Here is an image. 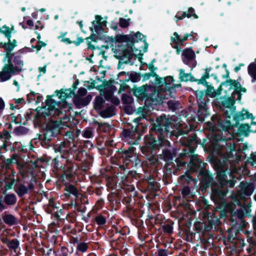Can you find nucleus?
Masks as SVG:
<instances>
[{
  "label": "nucleus",
  "mask_w": 256,
  "mask_h": 256,
  "mask_svg": "<svg viewBox=\"0 0 256 256\" xmlns=\"http://www.w3.org/2000/svg\"><path fill=\"white\" fill-rule=\"evenodd\" d=\"M181 126L176 123V118L162 114L151 124L149 134L144 136V146L142 147V154L154 153L162 146H170L168 137L178 136L176 130Z\"/></svg>",
  "instance_id": "nucleus-1"
},
{
  "label": "nucleus",
  "mask_w": 256,
  "mask_h": 256,
  "mask_svg": "<svg viewBox=\"0 0 256 256\" xmlns=\"http://www.w3.org/2000/svg\"><path fill=\"white\" fill-rule=\"evenodd\" d=\"M77 88L76 84L73 83L70 88L56 90L52 94L48 95L44 107L45 112H42L44 116L60 117L63 114L62 110L65 112L72 110L73 104L66 100L74 96Z\"/></svg>",
  "instance_id": "nucleus-2"
},
{
  "label": "nucleus",
  "mask_w": 256,
  "mask_h": 256,
  "mask_svg": "<svg viewBox=\"0 0 256 256\" xmlns=\"http://www.w3.org/2000/svg\"><path fill=\"white\" fill-rule=\"evenodd\" d=\"M207 152L216 154L222 156L225 153L228 159L236 158V160L240 161L242 156L237 154L236 144L224 137L221 134H213L208 138H204L200 144Z\"/></svg>",
  "instance_id": "nucleus-3"
},
{
  "label": "nucleus",
  "mask_w": 256,
  "mask_h": 256,
  "mask_svg": "<svg viewBox=\"0 0 256 256\" xmlns=\"http://www.w3.org/2000/svg\"><path fill=\"white\" fill-rule=\"evenodd\" d=\"M232 115H233L232 121L234 122L233 124L231 123L230 119L226 118L224 120L216 114L211 117L210 120L206 122V127L210 131L218 132L216 134L220 133L222 135H223L222 132H229V130L231 129H233L234 127H238L240 125V121L245 119L242 110L240 112H234Z\"/></svg>",
  "instance_id": "nucleus-4"
},
{
  "label": "nucleus",
  "mask_w": 256,
  "mask_h": 256,
  "mask_svg": "<svg viewBox=\"0 0 256 256\" xmlns=\"http://www.w3.org/2000/svg\"><path fill=\"white\" fill-rule=\"evenodd\" d=\"M198 92V96L199 97V101L198 102V108L197 110L192 108L188 112H186L185 118L188 122H203L206 118L210 114L209 109L206 108L205 101L202 98L204 96L202 92Z\"/></svg>",
  "instance_id": "nucleus-5"
},
{
  "label": "nucleus",
  "mask_w": 256,
  "mask_h": 256,
  "mask_svg": "<svg viewBox=\"0 0 256 256\" xmlns=\"http://www.w3.org/2000/svg\"><path fill=\"white\" fill-rule=\"evenodd\" d=\"M66 162L62 166L58 158L56 157L52 160L51 164L56 170H62L63 172L60 176V179L62 182L65 180L72 182L74 179L76 174L74 163L68 160H67Z\"/></svg>",
  "instance_id": "nucleus-6"
},
{
  "label": "nucleus",
  "mask_w": 256,
  "mask_h": 256,
  "mask_svg": "<svg viewBox=\"0 0 256 256\" xmlns=\"http://www.w3.org/2000/svg\"><path fill=\"white\" fill-rule=\"evenodd\" d=\"M210 198L215 204L221 205L226 204V197L228 192L226 184L222 182H217L212 187Z\"/></svg>",
  "instance_id": "nucleus-7"
},
{
  "label": "nucleus",
  "mask_w": 256,
  "mask_h": 256,
  "mask_svg": "<svg viewBox=\"0 0 256 256\" xmlns=\"http://www.w3.org/2000/svg\"><path fill=\"white\" fill-rule=\"evenodd\" d=\"M214 103L216 107L221 108L222 107L229 108L230 110H226L224 112V115L226 118H231L232 114L236 112V107L234 106L236 103L235 96L232 95L230 96L226 97V96H220L218 98H216L214 100Z\"/></svg>",
  "instance_id": "nucleus-8"
},
{
  "label": "nucleus",
  "mask_w": 256,
  "mask_h": 256,
  "mask_svg": "<svg viewBox=\"0 0 256 256\" xmlns=\"http://www.w3.org/2000/svg\"><path fill=\"white\" fill-rule=\"evenodd\" d=\"M127 128H123L120 133V136L123 140H132L130 142L132 144H137L138 141L141 139L143 133L138 129V127L134 126L132 124L127 122Z\"/></svg>",
  "instance_id": "nucleus-9"
},
{
  "label": "nucleus",
  "mask_w": 256,
  "mask_h": 256,
  "mask_svg": "<svg viewBox=\"0 0 256 256\" xmlns=\"http://www.w3.org/2000/svg\"><path fill=\"white\" fill-rule=\"evenodd\" d=\"M150 86L148 84H145L140 86H137L136 84H134L133 88L130 90L132 92L134 96L137 98L138 101H146L150 100L152 102L150 104H152L154 102H156L154 104H157L158 103H160L161 100H158L156 99V100L152 98V96H150L148 93V89L150 88Z\"/></svg>",
  "instance_id": "nucleus-10"
},
{
  "label": "nucleus",
  "mask_w": 256,
  "mask_h": 256,
  "mask_svg": "<svg viewBox=\"0 0 256 256\" xmlns=\"http://www.w3.org/2000/svg\"><path fill=\"white\" fill-rule=\"evenodd\" d=\"M12 56H8L4 55L3 61L7 60L8 63L6 64L0 72V80L2 82H6L10 78L12 75L15 74L18 72V68L14 67V64L12 62Z\"/></svg>",
  "instance_id": "nucleus-11"
},
{
  "label": "nucleus",
  "mask_w": 256,
  "mask_h": 256,
  "mask_svg": "<svg viewBox=\"0 0 256 256\" xmlns=\"http://www.w3.org/2000/svg\"><path fill=\"white\" fill-rule=\"evenodd\" d=\"M144 34L140 32H137L134 34H129V36H132V40H130V42L126 44H125L118 45V50L120 51L123 54H125L126 57H130L132 56V50H130L128 48H132V46H134L136 42H138L139 41L142 42L144 39L143 38Z\"/></svg>",
  "instance_id": "nucleus-12"
},
{
  "label": "nucleus",
  "mask_w": 256,
  "mask_h": 256,
  "mask_svg": "<svg viewBox=\"0 0 256 256\" xmlns=\"http://www.w3.org/2000/svg\"><path fill=\"white\" fill-rule=\"evenodd\" d=\"M176 156V148L172 147L170 148H166L163 149L162 154L159 155V158L165 162L166 167L173 166L175 165L174 162L176 161L177 162L178 158Z\"/></svg>",
  "instance_id": "nucleus-13"
},
{
  "label": "nucleus",
  "mask_w": 256,
  "mask_h": 256,
  "mask_svg": "<svg viewBox=\"0 0 256 256\" xmlns=\"http://www.w3.org/2000/svg\"><path fill=\"white\" fill-rule=\"evenodd\" d=\"M60 122L55 120L48 122L46 128L42 131L44 138L51 139L52 137H56L60 133Z\"/></svg>",
  "instance_id": "nucleus-14"
},
{
  "label": "nucleus",
  "mask_w": 256,
  "mask_h": 256,
  "mask_svg": "<svg viewBox=\"0 0 256 256\" xmlns=\"http://www.w3.org/2000/svg\"><path fill=\"white\" fill-rule=\"evenodd\" d=\"M182 144L184 146V154H192L195 152L198 145L199 144V141L196 134H193L184 138L182 142Z\"/></svg>",
  "instance_id": "nucleus-15"
},
{
  "label": "nucleus",
  "mask_w": 256,
  "mask_h": 256,
  "mask_svg": "<svg viewBox=\"0 0 256 256\" xmlns=\"http://www.w3.org/2000/svg\"><path fill=\"white\" fill-rule=\"evenodd\" d=\"M198 177L200 180V186L204 190L211 188L214 184L217 183L214 180L212 174L206 168L200 172L198 174Z\"/></svg>",
  "instance_id": "nucleus-16"
},
{
  "label": "nucleus",
  "mask_w": 256,
  "mask_h": 256,
  "mask_svg": "<svg viewBox=\"0 0 256 256\" xmlns=\"http://www.w3.org/2000/svg\"><path fill=\"white\" fill-rule=\"evenodd\" d=\"M164 78L166 82L164 84L162 91L170 98H174L176 92V88H182V84H173L175 80L172 76H166L164 77Z\"/></svg>",
  "instance_id": "nucleus-17"
},
{
  "label": "nucleus",
  "mask_w": 256,
  "mask_h": 256,
  "mask_svg": "<svg viewBox=\"0 0 256 256\" xmlns=\"http://www.w3.org/2000/svg\"><path fill=\"white\" fill-rule=\"evenodd\" d=\"M236 128H238L236 131L234 130V128L232 129V134H231L230 132H228L230 135L229 137L224 136V137L228 139V142L231 141V140L235 136L238 137H240L242 136L247 137L249 136L250 133L252 132L251 126L248 123L240 124V125ZM226 133L227 134V132Z\"/></svg>",
  "instance_id": "nucleus-18"
},
{
  "label": "nucleus",
  "mask_w": 256,
  "mask_h": 256,
  "mask_svg": "<svg viewBox=\"0 0 256 256\" xmlns=\"http://www.w3.org/2000/svg\"><path fill=\"white\" fill-rule=\"evenodd\" d=\"M209 161L213 164L217 165V166L220 170L217 172L216 176V180L218 182H222L226 184L227 175L226 170L222 169V164L220 160L216 156H209Z\"/></svg>",
  "instance_id": "nucleus-19"
},
{
  "label": "nucleus",
  "mask_w": 256,
  "mask_h": 256,
  "mask_svg": "<svg viewBox=\"0 0 256 256\" xmlns=\"http://www.w3.org/2000/svg\"><path fill=\"white\" fill-rule=\"evenodd\" d=\"M208 164L204 162L196 157L190 158L188 164V172L191 173L197 172L198 174L206 168Z\"/></svg>",
  "instance_id": "nucleus-20"
},
{
  "label": "nucleus",
  "mask_w": 256,
  "mask_h": 256,
  "mask_svg": "<svg viewBox=\"0 0 256 256\" xmlns=\"http://www.w3.org/2000/svg\"><path fill=\"white\" fill-rule=\"evenodd\" d=\"M90 30L91 32V34L84 39L86 40V42L88 45V48L92 50H94L96 49H98V50H100V46H95L92 44V42H97L99 40H105L106 35L98 34H94L92 26L90 27Z\"/></svg>",
  "instance_id": "nucleus-21"
},
{
  "label": "nucleus",
  "mask_w": 256,
  "mask_h": 256,
  "mask_svg": "<svg viewBox=\"0 0 256 256\" xmlns=\"http://www.w3.org/2000/svg\"><path fill=\"white\" fill-rule=\"evenodd\" d=\"M206 87V89L204 91V90H197L195 92L194 94L197 100V102H198L199 101V97L198 96V92H202L203 93V97L202 98L204 100L206 105V108H208V102H209V99L208 98V96H210V98H215L216 96H218L220 95V94H218L217 93V90H215L214 87L212 86L211 84H209L208 83V86H205Z\"/></svg>",
  "instance_id": "nucleus-22"
},
{
  "label": "nucleus",
  "mask_w": 256,
  "mask_h": 256,
  "mask_svg": "<svg viewBox=\"0 0 256 256\" xmlns=\"http://www.w3.org/2000/svg\"><path fill=\"white\" fill-rule=\"evenodd\" d=\"M72 102L73 106H74L77 109H81L82 108L88 106L92 100V96L90 94H88L85 97L79 96H73Z\"/></svg>",
  "instance_id": "nucleus-23"
},
{
  "label": "nucleus",
  "mask_w": 256,
  "mask_h": 256,
  "mask_svg": "<svg viewBox=\"0 0 256 256\" xmlns=\"http://www.w3.org/2000/svg\"><path fill=\"white\" fill-rule=\"evenodd\" d=\"M122 76H126L124 80H122L124 82H130L135 83L140 80L142 74L140 72H136L133 70L130 72H121L117 74L118 78H121Z\"/></svg>",
  "instance_id": "nucleus-24"
},
{
  "label": "nucleus",
  "mask_w": 256,
  "mask_h": 256,
  "mask_svg": "<svg viewBox=\"0 0 256 256\" xmlns=\"http://www.w3.org/2000/svg\"><path fill=\"white\" fill-rule=\"evenodd\" d=\"M256 186L254 182H242L240 183L241 194L248 196L253 192Z\"/></svg>",
  "instance_id": "nucleus-25"
},
{
  "label": "nucleus",
  "mask_w": 256,
  "mask_h": 256,
  "mask_svg": "<svg viewBox=\"0 0 256 256\" xmlns=\"http://www.w3.org/2000/svg\"><path fill=\"white\" fill-rule=\"evenodd\" d=\"M11 38H7L8 42H4L2 45V48L6 51V53L4 54L8 56H14V52H12V51L17 46L16 40L14 39L12 40H11Z\"/></svg>",
  "instance_id": "nucleus-26"
},
{
  "label": "nucleus",
  "mask_w": 256,
  "mask_h": 256,
  "mask_svg": "<svg viewBox=\"0 0 256 256\" xmlns=\"http://www.w3.org/2000/svg\"><path fill=\"white\" fill-rule=\"evenodd\" d=\"M182 61L184 64H188L190 62L196 58V54L192 47L186 48L182 50Z\"/></svg>",
  "instance_id": "nucleus-27"
},
{
  "label": "nucleus",
  "mask_w": 256,
  "mask_h": 256,
  "mask_svg": "<svg viewBox=\"0 0 256 256\" xmlns=\"http://www.w3.org/2000/svg\"><path fill=\"white\" fill-rule=\"evenodd\" d=\"M214 216V220L211 217V219L208 220L209 223L212 226L218 225L220 223V218H223L227 216V212L224 210H220V211H216L212 214Z\"/></svg>",
  "instance_id": "nucleus-28"
},
{
  "label": "nucleus",
  "mask_w": 256,
  "mask_h": 256,
  "mask_svg": "<svg viewBox=\"0 0 256 256\" xmlns=\"http://www.w3.org/2000/svg\"><path fill=\"white\" fill-rule=\"evenodd\" d=\"M130 49V50H132V56L126 57L125 54H123L122 52L118 50V46L114 51L115 58L119 60H124V58H126V60H124V62L126 64H128L130 60L132 58L133 56L134 55V52L138 50V48L134 47V46H132V48H128V50H129Z\"/></svg>",
  "instance_id": "nucleus-29"
},
{
  "label": "nucleus",
  "mask_w": 256,
  "mask_h": 256,
  "mask_svg": "<svg viewBox=\"0 0 256 256\" xmlns=\"http://www.w3.org/2000/svg\"><path fill=\"white\" fill-rule=\"evenodd\" d=\"M194 10L193 8L190 7L188 8V10L186 12H182V14H181V16L179 15V14L180 13V12H178L177 14L174 16V20L176 22L178 23V21L179 20H183L184 18L187 17L188 18H190L192 16H194V18H198V16L195 14L194 12Z\"/></svg>",
  "instance_id": "nucleus-30"
},
{
  "label": "nucleus",
  "mask_w": 256,
  "mask_h": 256,
  "mask_svg": "<svg viewBox=\"0 0 256 256\" xmlns=\"http://www.w3.org/2000/svg\"><path fill=\"white\" fill-rule=\"evenodd\" d=\"M122 196L118 192H112L108 196L109 202L114 205L115 208H118L121 205Z\"/></svg>",
  "instance_id": "nucleus-31"
},
{
  "label": "nucleus",
  "mask_w": 256,
  "mask_h": 256,
  "mask_svg": "<svg viewBox=\"0 0 256 256\" xmlns=\"http://www.w3.org/2000/svg\"><path fill=\"white\" fill-rule=\"evenodd\" d=\"M115 110L116 108L114 106H110L104 110H100L99 114L103 118H111L115 115Z\"/></svg>",
  "instance_id": "nucleus-32"
},
{
  "label": "nucleus",
  "mask_w": 256,
  "mask_h": 256,
  "mask_svg": "<svg viewBox=\"0 0 256 256\" xmlns=\"http://www.w3.org/2000/svg\"><path fill=\"white\" fill-rule=\"evenodd\" d=\"M236 82V80H235L229 78L226 80L224 82H222L217 89V93L218 94H222V90H223V86L225 87H228V86H230V88H228L229 90H230L231 89H234V87L235 85Z\"/></svg>",
  "instance_id": "nucleus-33"
},
{
  "label": "nucleus",
  "mask_w": 256,
  "mask_h": 256,
  "mask_svg": "<svg viewBox=\"0 0 256 256\" xmlns=\"http://www.w3.org/2000/svg\"><path fill=\"white\" fill-rule=\"evenodd\" d=\"M12 62L14 64V67L18 68V73H20L22 71V68L24 66V61L22 59V56L20 55H15L14 53L12 56Z\"/></svg>",
  "instance_id": "nucleus-34"
},
{
  "label": "nucleus",
  "mask_w": 256,
  "mask_h": 256,
  "mask_svg": "<svg viewBox=\"0 0 256 256\" xmlns=\"http://www.w3.org/2000/svg\"><path fill=\"white\" fill-rule=\"evenodd\" d=\"M16 201L17 198L14 194H7L4 195V202L8 206H14Z\"/></svg>",
  "instance_id": "nucleus-35"
},
{
  "label": "nucleus",
  "mask_w": 256,
  "mask_h": 256,
  "mask_svg": "<svg viewBox=\"0 0 256 256\" xmlns=\"http://www.w3.org/2000/svg\"><path fill=\"white\" fill-rule=\"evenodd\" d=\"M146 190L148 191L154 192L157 190L156 188V182L152 176L148 177L146 182Z\"/></svg>",
  "instance_id": "nucleus-36"
},
{
  "label": "nucleus",
  "mask_w": 256,
  "mask_h": 256,
  "mask_svg": "<svg viewBox=\"0 0 256 256\" xmlns=\"http://www.w3.org/2000/svg\"><path fill=\"white\" fill-rule=\"evenodd\" d=\"M105 103V100L103 98L102 96H96L94 102V108L96 111H99L102 110L104 107V104Z\"/></svg>",
  "instance_id": "nucleus-37"
},
{
  "label": "nucleus",
  "mask_w": 256,
  "mask_h": 256,
  "mask_svg": "<svg viewBox=\"0 0 256 256\" xmlns=\"http://www.w3.org/2000/svg\"><path fill=\"white\" fill-rule=\"evenodd\" d=\"M4 222L9 226L17 224L16 218L12 214H5L2 217Z\"/></svg>",
  "instance_id": "nucleus-38"
},
{
  "label": "nucleus",
  "mask_w": 256,
  "mask_h": 256,
  "mask_svg": "<svg viewBox=\"0 0 256 256\" xmlns=\"http://www.w3.org/2000/svg\"><path fill=\"white\" fill-rule=\"evenodd\" d=\"M65 190L66 192L64 194L66 196L69 197L70 194L74 195L77 198L78 195V192L77 188L74 185L70 184L65 187Z\"/></svg>",
  "instance_id": "nucleus-39"
},
{
  "label": "nucleus",
  "mask_w": 256,
  "mask_h": 256,
  "mask_svg": "<svg viewBox=\"0 0 256 256\" xmlns=\"http://www.w3.org/2000/svg\"><path fill=\"white\" fill-rule=\"evenodd\" d=\"M144 118L143 117L139 116L136 118H134L132 120V122L135 123L136 125L134 126L138 127V129L140 130L141 132H142V133H144L146 131V126H147L146 125V124H144L141 121L144 120Z\"/></svg>",
  "instance_id": "nucleus-40"
},
{
  "label": "nucleus",
  "mask_w": 256,
  "mask_h": 256,
  "mask_svg": "<svg viewBox=\"0 0 256 256\" xmlns=\"http://www.w3.org/2000/svg\"><path fill=\"white\" fill-rule=\"evenodd\" d=\"M154 152V153H144V154L146 155V159L150 164L156 166L158 165V160L157 156L155 154L156 152Z\"/></svg>",
  "instance_id": "nucleus-41"
},
{
  "label": "nucleus",
  "mask_w": 256,
  "mask_h": 256,
  "mask_svg": "<svg viewBox=\"0 0 256 256\" xmlns=\"http://www.w3.org/2000/svg\"><path fill=\"white\" fill-rule=\"evenodd\" d=\"M131 90L126 93L124 94L122 96V104H130L134 102V98L132 96Z\"/></svg>",
  "instance_id": "nucleus-42"
},
{
  "label": "nucleus",
  "mask_w": 256,
  "mask_h": 256,
  "mask_svg": "<svg viewBox=\"0 0 256 256\" xmlns=\"http://www.w3.org/2000/svg\"><path fill=\"white\" fill-rule=\"evenodd\" d=\"M15 192L20 198H22L24 194L28 193V188L24 184H20L14 189Z\"/></svg>",
  "instance_id": "nucleus-43"
},
{
  "label": "nucleus",
  "mask_w": 256,
  "mask_h": 256,
  "mask_svg": "<svg viewBox=\"0 0 256 256\" xmlns=\"http://www.w3.org/2000/svg\"><path fill=\"white\" fill-rule=\"evenodd\" d=\"M84 39L82 37L78 36L76 40H71L69 38H62L60 42H64L66 44H74L76 46H79L80 44L84 42Z\"/></svg>",
  "instance_id": "nucleus-44"
},
{
  "label": "nucleus",
  "mask_w": 256,
  "mask_h": 256,
  "mask_svg": "<svg viewBox=\"0 0 256 256\" xmlns=\"http://www.w3.org/2000/svg\"><path fill=\"white\" fill-rule=\"evenodd\" d=\"M132 36H129V34H118L115 36V41L116 42H126L128 44L132 40Z\"/></svg>",
  "instance_id": "nucleus-45"
},
{
  "label": "nucleus",
  "mask_w": 256,
  "mask_h": 256,
  "mask_svg": "<svg viewBox=\"0 0 256 256\" xmlns=\"http://www.w3.org/2000/svg\"><path fill=\"white\" fill-rule=\"evenodd\" d=\"M167 104L168 108L172 112L178 110L181 107L180 103L175 100H168Z\"/></svg>",
  "instance_id": "nucleus-46"
},
{
  "label": "nucleus",
  "mask_w": 256,
  "mask_h": 256,
  "mask_svg": "<svg viewBox=\"0 0 256 256\" xmlns=\"http://www.w3.org/2000/svg\"><path fill=\"white\" fill-rule=\"evenodd\" d=\"M2 242L6 244L9 248L12 250H16L19 246L20 245L19 241L16 238L12 239L11 240L6 239Z\"/></svg>",
  "instance_id": "nucleus-47"
},
{
  "label": "nucleus",
  "mask_w": 256,
  "mask_h": 256,
  "mask_svg": "<svg viewBox=\"0 0 256 256\" xmlns=\"http://www.w3.org/2000/svg\"><path fill=\"white\" fill-rule=\"evenodd\" d=\"M234 91L232 92V95L236 97V94L241 93V92H246L247 90L245 88L242 86L240 82L236 80L235 85L234 87Z\"/></svg>",
  "instance_id": "nucleus-48"
},
{
  "label": "nucleus",
  "mask_w": 256,
  "mask_h": 256,
  "mask_svg": "<svg viewBox=\"0 0 256 256\" xmlns=\"http://www.w3.org/2000/svg\"><path fill=\"white\" fill-rule=\"evenodd\" d=\"M174 36H176V40L179 42L180 45L182 46H184V42L188 40V38L190 37V35L188 34V33L185 34L182 38H180V36L176 32L174 33Z\"/></svg>",
  "instance_id": "nucleus-49"
},
{
  "label": "nucleus",
  "mask_w": 256,
  "mask_h": 256,
  "mask_svg": "<svg viewBox=\"0 0 256 256\" xmlns=\"http://www.w3.org/2000/svg\"><path fill=\"white\" fill-rule=\"evenodd\" d=\"M94 124L98 126V129L104 132H106L110 127V125L108 124L106 122H100L97 120H94Z\"/></svg>",
  "instance_id": "nucleus-50"
},
{
  "label": "nucleus",
  "mask_w": 256,
  "mask_h": 256,
  "mask_svg": "<svg viewBox=\"0 0 256 256\" xmlns=\"http://www.w3.org/2000/svg\"><path fill=\"white\" fill-rule=\"evenodd\" d=\"M119 79V82L121 83L120 84V87L118 91V94H120L121 92L124 91L126 90H128L130 88V86L126 84L127 82L122 81V80H124V78H118L117 76L116 80Z\"/></svg>",
  "instance_id": "nucleus-51"
},
{
  "label": "nucleus",
  "mask_w": 256,
  "mask_h": 256,
  "mask_svg": "<svg viewBox=\"0 0 256 256\" xmlns=\"http://www.w3.org/2000/svg\"><path fill=\"white\" fill-rule=\"evenodd\" d=\"M118 152H120L119 155L120 156L126 158L127 160H129L130 161L131 160L130 158H132V153L129 152L128 150H122V148H120L118 150Z\"/></svg>",
  "instance_id": "nucleus-52"
},
{
  "label": "nucleus",
  "mask_w": 256,
  "mask_h": 256,
  "mask_svg": "<svg viewBox=\"0 0 256 256\" xmlns=\"http://www.w3.org/2000/svg\"><path fill=\"white\" fill-rule=\"evenodd\" d=\"M28 131V128L24 126H20L14 128V132L17 136H20L27 134Z\"/></svg>",
  "instance_id": "nucleus-53"
},
{
  "label": "nucleus",
  "mask_w": 256,
  "mask_h": 256,
  "mask_svg": "<svg viewBox=\"0 0 256 256\" xmlns=\"http://www.w3.org/2000/svg\"><path fill=\"white\" fill-rule=\"evenodd\" d=\"M190 73H185L184 70L182 68L179 70V78L180 82L188 81Z\"/></svg>",
  "instance_id": "nucleus-54"
},
{
  "label": "nucleus",
  "mask_w": 256,
  "mask_h": 256,
  "mask_svg": "<svg viewBox=\"0 0 256 256\" xmlns=\"http://www.w3.org/2000/svg\"><path fill=\"white\" fill-rule=\"evenodd\" d=\"M210 76V74L208 71H205L204 74L200 79L199 82L204 86H208V82L206 81V80L208 79Z\"/></svg>",
  "instance_id": "nucleus-55"
},
{
  "label": "nucleus",
  "mask_w": 256,
  "mask_h": 256,
  "mask_svg": "<svg viewBox=\"0 0 256 256\" xmlns=\"http://www.w3.org/2000/svg\"><path fill=\"white\" fill-rule=\"evenodd\" d=\"M88 248V243L84 242H80L76 246V251L81 252H86Z\"/></svg>",
  "instance_id": "nucleus-56"
},
{
  "label": "nucleus",
  "mask_w": 256,
  "mask_h": 256,
  "mask_svg": "<svg viewBox=\"0 0 256 256\" xmlns=\"http://www.w3.org/2000/svg\"><path fill=\"white\" fill-rule=\"evenodd\" d=\"M101 93H102L103 96L104 97L105 100L109 101L110 98L112 97L114 94L112 90L108 89H104L102 90H100Z\"/></svg>",
  "instance_id": "nucleus-57"
},
{
  "label": "nucleus",
  "mask_w": 256,
  "mask_h": 256,
  "mask_svg": "<svg viewBox=\"0 0 256 256\" xmlns=\"http://www.w3.org/2000/svg\"><path fill=\"white\" fill-rule=\"evenodd\" d=\"M95 222L99 226L104 225L106 223V218L102 214H98L94 218Z\"/></svg>",
  "instance_id": "nucleus-58"
},
{
  "label": "nucleus",
  "mask_w": 256,
  "mask_h": 256,
  "mask_svg": "<svg viewBox=\"0 0 256 256\" xmlns=\"http://www.w3.org/2000/svg\"><path fill=\"white\" fill-rule=\"evenodd\" d=\"M232 214L234 216H236L240 220L242 219L244 216H246L244 210L242 208L238 209L236 211L232 210Z\"/></svg>",
  "instance_id": "nucleus-59"
},
{
  "label": "nucleus",
  "mask_w": 256,
  "mask_h": 256,
  "mask_svg": "<svg viewBox=\"0 0 256 256\" xmlns=\"http://www.w3.org/2000/svg\"><path fill=\"white\" fill-rule=\"evenodd\" d=\"M130 18L125 19L120 18L119 19V26L122 28H126L130 26Z\"/></svg>",
  "instance_id": "nucleus-60"
},
{
  "label": "nucleus",
  "mask_w": 256,
  "mask_h": 256,
  "mask_svg": "<svg viewBox=\"0 0 256 256\" xmlns=\"http://www.w3.org/2000/svg\"><path fill=\"white\" fill-rule=\"evenodd\" d=\"M132 201V196H124L122 199V202L126 205V207L127 209L129 210L130 209V203Z\"/></svg>",
  "instance_id": "nucleus-61"
},
{
  "label": "nucleus",
  "mask_w": 256,
  "mask_h": 256,
  "mask_svg": "<svg viewBox=\"0 0 256 256\" xmlns=\"http://www.w3.org/2000/svg\"><path fill=\"white\" fill-rule=\"evenodd\" d=\"M162 230L164 233L171 234L173 232V227L172 224H166L162 226Z\"/></svg>",
  "instance_id": "nucleus-62"
},
{
  "label": "nucleus",
  "mask_w": 256,
  "mask_h": 256,
  "mask_svg": "<svg viewBox=\"0 0 256 256\" xmlns=\"http://www.w3.org/2000/svg\"><path fill=\"white\" fill-rule=\"evenodd\" d=\"M92 26L94 32H95L96 34H104V28L100 24H97L94 25H92Z\"/></svg>",
  "instance_id": "nucleus-63"
},
{
  "label": "nucleus",
  "mask_w": 256,
  "mask_h": 256,
  "mask_svg": "<svg viewBox=\"0 0 256 256\" xmlns=\"http://www.w3.org/2000/svg\"><path fill=\"white\" fill-rule=\"evenodd\" d=\"M248 70L250 76L256 73V64L254 62L250 63L248 66Z\"/></svg>",
  "instance_id": "nucleus-64"
}]
</instances>
